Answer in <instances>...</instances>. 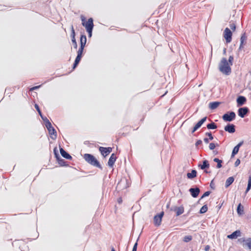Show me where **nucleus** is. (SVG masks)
I'll use <instances>...</instances> for the list:
<instances>
[{
  "label": "nucleus",
  "instance_id": "obj_1",
  "mask_svg": "<svg viewBox=\"0 0 251 251\" xmlns=\"http://www.w3.org/2000/svg\"><path fill=\"white\" fill-rule=\"evenodd\" d=\"M80 19L82 22V25L85 27L86 31L88 33L89 37H91L92 35V30L94 27L93 19L90 18L87 21L86 18L83 15H81Z\"/></svg>",
  "mask_w": 251,
  "mask_h": 251
},
{
  "label": "nucleus",
  "instance_id": "obj_2",
  "mask_svg": "<svg viewBox=\"0 0 251 251\" xmlns=\"http://www.w3.org/2000/svg\"><path fill=\"white\" fill-rule=\"evenodd\" d=\"M231 66L226 58H223L219 64V69L223 74L228 75L231 72Z\"/></svg>",
  "mask_w": 251,
  "mask_h": 251
},
{
  "label": "nucleus",
  "instance_id": "obj_3",
  "mask_svg": "<svg viewBox=\"0 0 251 251\" xmlns=\"http://www.w3.org/2000/svg\"><path fill=\"white\" fill-rule=\"evenodd\" d=\"M84 159L89 164L96 167L97 168L102 169V167L100 165L99 161L97 158L93 155L89 153H85L83 155Z\"/></svg>",
  "mask_w": 251,
  "mask_h": 251
},
{
  "label": "nucleus",
  "instance_id": "obj_4",
  "mask_svg": "<svg viewBox=\"0 0 251 251\" xmlns=\"http://www.w3.org/2000/svg\"><path fill=\"white\" fill-rule=\"evenodd\" d=\"M164 214V212L162 211L159 214L154 216L153 218V223L155 226H159L161 225Z\"/></svg>",
  "mask_w": 251,
  "mask_h": 251
},
{
  "label": "nucleus",
  "instance_id": "obj_5",
  "mask_svg": "<svg viewBox=\"0 0 251 251\" xmlns=\"http://www.w3.org/2000/svg\"><path fill=\"white\" fill-rule=\"evenodd\" d=\"M236 117L235 113L234 112H229L225 114L222 118L224 121L226 122H231L235 119Z\"/></svg>",
  "mask_w": 251,
  "mask_h": 251
},
{
  "label": "nucleus",
  "instance_id": "obj_6",
  "mask_svg": "<svg viewBox=\"0 0 251 251\" xmlns=\"http://www.w3.org/2000/svg\"><path fill=\"white\" fill-rule=\"evenodd\" d=\"M46 126L49 131V133L50 137L53 139H55L56 137V131L54 128L51 126V123L49 122H48L46 123Z\"/></svg>",
  "mask_w": 251,
  "mask_h": 251
},
{
  "label": "nucleus",
  "instance_id": "obj_7",
  "mask_svg": "<svg viewBox=\"0 0 251 251\" xmlns=\"http://www.w3.org/2000/svg\"><path fill=\"white\" fill-rule=\"evenodd\" d=\"M232 33L230 30L226 27L225 28L223 36L227 43H230L231 41Z\"/></svg>",
  "mask_w": 251,
  "mask_h": 251
},
{
  "label": "nucleus",
  "instance_id": "obj_8",
  "mask_svg": "<svg viewBox=\"0 0 251 251\" xmlns=\"http://www.w3.org/2000/svg\"><path fill=\"white\" fill-rule=\"evenodd\" d=\"M99 151L104 157H105L112 151V149L111 147L105 148L100 147L99 148Z\"/></svg>",
  "mask_w": 251,
  "mask_h": 251
},
{
  "label": "nucleus",
  "instance_id": "obj_9",
  "mask_svg": "<svg viewBox=\"0 0 251 251\" xmlns=\"http://www.w3.org/2000/svg\"><path fill=\"white\" fill-rule=\"evenodd\" d=\"M87 41L86 36L85 35L82 34L80 38V48L78 50L83 51Z\"/></svg>",
  "mask_w": 251,
  "mask_h": 251
},
{
  "label": "nucleus",
  "instance_id": "obj_10",
  "mask_svg": "<svg viewBox=\"0 0 251 251\" xmlns=\"http://www.w3.org/2000/svg\"><path fill=\"white\" fill-rule=\"evenodd\" d=\"M83 52V51H81V50H78V51L77 52V56L75 58V62L73 65V70H74L76 68V67L77 66L79 62H80V61L81 59V57H82V55Z\"/></svg>",
  "mask_w": 251,
  "mask_h": 251
},
{
  "label": "nucleus",
  "instance_id": "obj_11",
  "mask_svg": "<svg viewBox=\"0 0 251 251\" xmlns=\"http://www.w3.org/2000/svg\"><path fill=\"white\" fill-rule=\"evenodd\" d=\"M239 241L243 243L244 247H248L249 249H251V238H250L247 239L241 238L239 239Z\"/></svg>",
  "mask_w": 251,
  "mask_h": 251
},
{
  "label": "nucleus",
  "instance_id": "obj_12",
  "mask_svg": "<svg viewBox=\"0 0 251 251\" xmlns=\"http://www.w3.org/2000/svg\"><path fill=\"white\" fill-rule=\"evenodd\" d=\"M117 159V156L116 155L115 153H112L108 161V165L111 167L112 168L113 167V165Z\"/></svg>",
  "mask_w": 251,
  "mask_h": 251
},
{
  "label": "nucleus",
  "instance_id": "obj_13",
  "mask_svg": "<svg viewBox=\"0 0 251 251\" xmlns=\"http://www.w3.org/2000/svg\"><path fill=\"white\" fill-rule=\"evenodd\" d=\"M207 117H205L201 119L197 124L194 126L192 131V133L195 132L199 128H200L203 123L206 121Z\"/></svg>",
  "mask_w": 251,
  "mask_h": 251
},
{
  "label": "nucleus",
  "instance_id": "obj_14",
  "mask_svg": "<svg viewBox=\"0 0 251 251\" xmlns=\"http://www.w3.org/2000/svg\"><path fill=\"white\" fill-rule=\"evenodd\" d=\"M249 111L247 107L240 108L238 109V115L241 118H244Z\"/></svg>",
  "mask_w": 251,
  "mask_h": 251
},
{
  "label": "nucleus",
  "instance_id": "obj_15",
  "mask_svg": "<svg viewBox=\"0 0 251 251\" xmlns=\"http://www.w3.org/2000/svg\"><path fill=\"white\" fill-rule=\"evenodd\" d=\"M225 131L229 133H234L235 131V126L233 124H228L224 128Z\"/></svg>",
  "mask_w": 251,
  "mask_h": 251
},
{
  "label": "nucleus",
  "instance_id": "obj_16",
  "mask_svg": "<svg viewBox=\"0 0 251 251\" xmlns=\"http://www.w3.org/2000/svg\"><path fill=\"white\" fill-rule=\"evenodd\" d=\"M189 192L193 197L197 198L200 192V190L199 188H190L189 189Z\"/></svg>",
  "mask_w": 251,
  "mask_h": 251
},
{
  "label": "nucleus",
  "instance_id": "obj_17",
  "mask_svg": "<svg viewBox=\"0 0 251 251\" xmlns=\"http://www.w3.org/2000/svg\"><path fill=\"white\" fill-rule=\"evenodd\" d=\"M241 231L239 230H236L235 231L233 232L232 234L227 235V237L229 239H236L238 237L241 236Z\"/></svg>",
  "mask_w": 251,
  "mask_h": 251
},
{
  "label": "nucleus",
  "instance_id": "obj_18",
  "mask_svg": "<svg viewBox=\"0 0 251 251\" xmlns=\"http://www.w3.org/2000/svg\"><path fill=\"white\" fill-rule=\"evenodd\" d=\"M247 101L246 98L244 96H239L237 99V103L238 106L244 104Z\"/></svg>",
  "mask_w": 251,
  "mask_h": 251
},
{
  "label": "nucleus",
  "instance_id": "obj_19",
  "mask_svg": "<svg viewBox=\"0 0 251 251\" xmlns=\"http://www.w3.org/2000/svg\"><path fill=\"white\" fill-rule=\"evenodd\" d=\"M60 152L61 155L63 157L69 160H71L72 159V157L68 153H67L63 148L60 149Z\"/></svg>",
  "mask_w": 251,
  "mask_h": 251
},
{
  "label": "nucleus",
  "instance_id": "obj_20",
  "mask_svg": "<svg viewBox=\"0 0 251 251\" xmlns=\"http://www.w3.org/2000/svg\"><path fill=\"white\" fill-rule=\"evenodd\" d=\"M246 40H247V36L246 35V34L244 33L242 35L241 38H240V49L244 47V45L246 43Z\"/></svg>",
  "mask_w": 251,
  "mask_h": 251
},
{
  "label": "nucleus",
  "instance_id": "obj_21",
  "mask_svg": "<svg viewBox=\"0 0 251 251\" xmlns=\"http://www.w3.org/2000/svg\"><path fill=\"white\" fill-rule=\"evenodd\" d=\"M243 142H240L237 145H236L232 151V156H234L236 154H237L239 150V148L240 146L243 144Z\"/></svg>",
  "mask_w": 251,
  "mask_h": 251
},
{
  "label": "nucleus",
  "instance_id": "obj_22",
  "mask_svg": "<svg viewBox=\"0 0 251 251\" xmlns=\"http://www.w3.org/2000/svg\"><path fill=\"white\" fill-rule=\"evenodd\" d=\"M174 210L176 213V216H179L182 214L184 211V207L183 206L176 207Z\"/></svg>",
  "mask_w": 251,
  "mask_h": 251
},
{
  "label": "nucleus",
  "instance_id": "obj_23",
  "mask_svg": "<svg viewBox=\"0 0 251 251\" xmlns=\"http://www.w3.org/2000/svg\"><path fill=\"white\" fill-rule=\"evenodd\" d=\"M220 104V102H217V101L212 102L209 103V107L211 109H215L219 106Z\"/></svg>",
  "mask_w": 251,
  "mask_h": 251
},
{
  "label": "nucleus",
  "instance_id": "obj_24",
  "mask_svg": "<svg viewBox=\"0 0 251 251\" xmlns=\"http://www.w3.org/2000/svg\"><path fill=\"white\" fill-rule=\"evenodd\" d=\"M187 177L188 178H193L197 176V171L196 170H192L191 173H188L187 174Z\"/></svg>",
  "mask_w": 251,
  "mask_h": 251
},
{
  "label": "nucleus",
  "instance_id": "obj_25",
  "mask_svg": "<svg viewBox=\"0 0 251 251\" xmlns=\"http://www.w3.org/2000/svg\"><path fill=\"white\" fill-rule=\"evenodd\" d=\"M234 178L232 176L228 177L226 181L225 184V186L226 188L228 187L229 186H230L234 181Z\"/></svg>",
  "mask_w": 251,
  "mask_h": 251
},
{
  "label": "nucleus",
  "instance_id": "obj_26",
  "mask_svg": "<svg viewBox=\"0 0 251 251\" xmlns=\"http://www.w3.org/2000/svg\"><path fill=\"white\" fill-rule=\"evenodd\" d=\"M237 213L241 215L244 213V207L241 203H239L237 208Z\"/></svg>",
  "mask_w": 251,
  "mask_h": 251
},
{
  "label": "nucleus",
  "instance_id": "obj_27",
  "mask_svg": "<svg viewBox=\"0 0 251 251\" xmlns=\"http://www.w3.org/2000/svg\"><path fill=\"white\" fill-rule=\"evenodd\" d=\"M201 167V169L202 170L204 169L205 168H208L209 167V164L207 160H204L202 162V164L201 165H199Z\"/></svg>",
  "mask_w": 251,
  "mask_h": 251
},
{
  "label": "nucleus",
  "instance_id": "obj_28",
  "mask_svg": "<svg viewBox=\"0 0 251 251\" xmlns=\"http://www.w3.org/2000/svg\"><path fill=\"white\" fill-rule=\"evenodd\" d=\"M207 127L208 129H216L217 126V125L213 122L207 125Z\"/></svg>",
  "mask_w": 251,
  "mask_h": 251
},
{
  "label": "nucleus",
  "instance_id": "obj_29",
  "mask_svg": "<svg viewBox=\"0 0 251 251\" xmlns=\"http://www.w3.org/2000/svg\"><path fill=\"white\" fill-rule=\"evenodd\" d=\"M213 160L214 162H217V167L218 168H220L222 167V164H221V163L222 162V160H221L217 158H214Z\"/></svg>",
  "mask_w": 251,
  "mask_h": 251
},
{
  "label": "nucleus",
  "instance_id": "obj_30",
  "mask_svg": "<svg viewBox=\"0 0 251 251\" xmlns=\"http://www.w3.org/2000/svg\"><path fill=\"white\" fill-rule=\"evenodd\" d=\"M208 210V207L206 205H204L203 206H202L201 207V208L200 210V213H205Z\"/></svg>",
  "mask_w": 251,
  "mask_h": 251
},
{
  "label": "nucleus",
  "instance_id": "obj_31",
  "mask_svg": "<svg viewBox=\"0 0 251 251\" xmlns=\"http://www.w3.org/2000/svg\"><path fill=\"white\" fill-rule=\"evenodd\" d=\"M192 240V237L191 235L185 236L183 239V241L185 242H189Z\"/></svg>",
  "mask_w": 251,
  "mask_h": 251
},
{
  "label": "nucleus",
  "instance_id": "obj_32",
  "mask_svg": "<svg viewBox=\"0 0 251 251\" xmlns=\"http://www.w3.org/2000/svg\"><path fill=\"white\" fill-rule=\"evenodd\" d=\"M251 188V175L249 176V178L248 186H247L246 192L247 193L250 190Z\"/></svg>",
  "mask_w": 251,
  "mask_h": 251
},
{
  "label": "nucleus",
  "instance_id": "obj_33",
  "mask_svg": "<svg viewBox=\"0 0 251 251\" xmlns=\"http://www.w3.org/2000/svg\"><path fill=\"white\" fill-rule=\"evenodd\" d=\"M71 28V38H75V29L74 28V26L73 25H72Z\"/></svg>",
  "mask_w": 251,
  "mask_h": 251
},
{
  "label": "nucleus",
  "instance_id": "obj_34",
  "mask_svg": "<svg viewBox=\"0 0 251 251\" xmlns=\"http://www.w3.org/2000/svg\"><path fill=\"white\" fill-rule=\"evenodd\" d=\"M72 43L73 44L74 48L75 49H76L77 48V42H76V40H75V38H72Z\"/></svg>",
  "mask_w": 251,
  "mask_h": 251
},
{
  "label": "nucleus",
  "instance_id": "obj_35",
  "mask_svg": "<svg viewBox=\"0 0 251 251\" xmlns=\"http://www.w3.org/2000/svg\"><path fill=\"white\" fill-rule=\"evenodd\" d=\"M233 57L232 56H230L228 58V63H229L231 65H232V62L233 61Z\"/></svg>",
  "mask_w": 251,
  "mask_h": 251
},
{
  "label": "nucleus",
  "instance_id": "obj_36",
  "mask_svg": "<svg viewBox=\"0 0 251 251\" xmlns=\"http://www.w3.org/2000/svg\"><path fill=\"white\" fill-rule=\"evenodd\" d=\"M209 149L210 150H214L216 146H215V144L214 143H211L209 144Z\"/></svg>",
  "mask_w": 251,
  "mask_h": 251
},
{
  "label": "nucleus",
  "instance_id": "obj_37",
  "mask_svg": "<svg viewBox=\"0 0 251 251\" xmlns=\"http://www.w3.org/2000/svg\"><path fill=\"white\" fill-rule=\"evenodd\" d=\"M206 135L209 137V140H212L213 139V136L211 132H207L206 133Z\"/></svg>",
  "mask_w": 251,
  "mask_h": 251
},
{
  "label": "nucleus",
  "instance_id": "obj_38",
  "mask_svg": "<svg viewBox=\"0 0 251 251\" xmlns=\"http://www.w3.org/2000/svg\"><path fill=\"white\" fill-rule=\"evenodd\" d=\"M210 192L209 191H206L203 194V195L201 197V199L205 197H207V196H208L209 195H210Z\"/></svg>",
  "mask_w": 251,
  "mask_h": 251
},
{
  "label": "nucleus",
  "instance_id": "obj_39",
  "mask_svg": "<svg viewBox=\"0 0 251 251\" xmlns=\"http://www.w3.org/2000/svg\"><path fill=\"white\" fill-rule=\"evenodd\" d=\"M57 159L58 161V162L59 164H61L62 165H64V163H65V161L62 159H60L59 157H57Z\"/></svg>",
  "mask_w": 251,
  "mask_h": 251
},
{
  "label": "nucleus",
  "instance_id": "obj_40",
  "mask_svg": "<svg viewBox=\"0 0 251 251\" xmlns=\"http://www.w3.org/2000/svg\"><path fill=\"white\" fill-rule=\"evenodd\" d=\"M230 27L233 31H235L236 29V25L234 24H232L230 25Z\"/></svg>",
  "mask_w": 251,
  "mask_h": 251
},
{
  "label": "nucleus",
  "instance_id": "obj_41",
  "mask_svg": "<svg viewBox=\"0 0 251 251\" xmlns=\"http://www.w3.org/2000/svg\"><path fill=\"white\" fill-rule=\"evenodd\" d=\"M240 163V160L239 159H237L234 163V165L235 167H237Z\"/></svg>",
  "mask_w": 251,
  "mask_h": 251
},
{
  "label": "nucleus",
  "instance_id": "obj_42",
  "mask_svg": "<svg viewBox=\"0 0 251 251\" xmlns=\"http://www.w3.org/2000/svg\"><path fill=\"white\" fill-rule=\"evenodd\" d=\"M137 243H136L132 248V251H137Z\"/></svg>",
  "mask_w": 251,
  "mask_h": 251
},
{
  "label": "nucleus",
  "instance_id": "obj_43",
  "mask_svg": "<svg viewBox=\"0 0 251 251\" xmlns=\"http://www.w3.org/2000/svg\"><path fill=\"white\" fill-rule=\"evenodd\" d=\"M40 86H36L33 87L30 89V91H32L34 90H36V89L39 88L40 87Z\"/></svg>",
  "mask_w": 251,
  "mask_h": 251
},
{
  "label": "nucleus",
  "instance_id": "obj_44",
  "mask_svg": "<svg viewBox=\"0 0 251 251\" xmlns=\"http://www.w3.org/2000/svg\"><path fill=\"white\" fill-rule=\"evenodd\" d=\"M201 143H202V141H201V140H198V141L196 142V146H198V145H199L201 144Z\"/></svg>",
  "mask_w": 251,
  "mask_h": 251
},
{
  "label": "nucleus",
  "instance_id": "obj_45",
  "mask_svg": "<svg viewBox=\"0 0 251 251\" xmlns=\"http://www.w3.org/2000/svg\"><path fill=\"white\" fill-rule=\"evenodd\" d=\"M34 106H35V108H36L37 111H39L40 108H39L38 105L37 104H35Z\"/></svg>",
  "mask_w": 251,
  "mask_h": 251
},
{
  "label": "nucleus",
  "instance_id": "obj_46",
  "mask_svg": "<svg viewBox=\"0 0 251 251\" xmlns=\"http://www.w3.org/2000/svg\"><path fill=\"white\" fill-rule=\"evenodd\" d=\"M204 142L206 143V144H208L209 142V140L208 139V138H204Z\"/></svg>",
  "mask_w": 251,
  "mask_h": 251
},
{
  "label": "nucleus",
  "instance_id": "obj_47",
  "mask_svg": "<svg viewBox=\"0 0 251 251\" xmlns=\"http://www.w3.org/2000/svg\"><path fill=\"white\" fill-rule=\"evenodd\" d=\"M118 202L119 203H121L122 202V199L120 198L118 199Z\"/></svg>",
  "mask_w": 251,
  "mask_h": 251
},
{
  "label": "nucleus",
  "instance_id": "obj_48",
  "mask_svg": "<svg viewBox=\"0 0 251 251\" xmlns=\"http://www.w3.org/2000/svg\"><path fill=\"white\" fill-rule=\"evenodd\" d=\"M209 250V246L207 245L205 247V250L206 251H208Z\"/></svg>",
  "mask_w": 251,
  "mask_h": 251
},
{
  "label": "nucleus",
  "instance_id": "obj_49",
  "mask_svg": "<svg viewBox=\"0 0 251 251\" xmlns=\"http://www.w3.org/2000/svg\"><path fill=\"white\" fill-rule=\"evenodd\" d=\"M37 111L39 113V114H40V115L41 116V111L40 109L39 110V111Z\"/></svg>",
  "mask_w": 251,
  "mask_h": 251
},
{
  "label": "nucleus",
  "instance_id": "obj_50",
  "mask_svg": "<svg viewBox=\"0 0 251 251\" xmlns=\"http://www.w3.org/2000/svg\"><path fill=\"white\" fill-rule=\"evenodd\" d=\"M123 180H121L120 182L118 183V185H121V184L122 183Z\"/></svg>",
  "mask_w": 251,
  "mask_h": 251
},
{
  "label": "nucleus",
  "instance_id": "obj_51",
  "mask_svg": "<svg viewBox=\"0 0 251 251\" xmlns=\"http://www.w3.org/2000/svg\"><path fill=\"white\" fill-rule=\"evenodd\" d=\"M111 251H116L114 248H112L111 249Z\"/></svg>",
  "mask_w": 251,
  "mask_h": 251
}]
</instances>
